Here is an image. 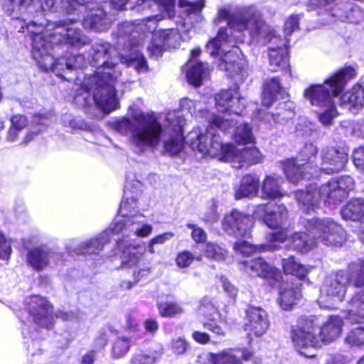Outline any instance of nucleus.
Here are the masks:
<instances>
[{
  "instance_id": "f257e3e1",
  "label": "nucleus",
  "mask_w": 364,
  "mask_h": 364,
  "mask_svg": "<svg viewBox=\"0 0 364 364\" xmlns=\"http://www.w3.org/2000/svg\"><path fill=\"white\" fill-rule=\"evenodd\" d=\"M90 63L97 67V70L85 78L83 85L77 90L75 102L79 105L87 106L94 101L107 113L119 105L116 97V87L122 75L118 67L119 60L138 72L147 70L146 61L139 50H134L127 56L121 55L119 58L117 50L105 42L93 45L90 50Z\"/></svg>"
},
{
  "instance_id": "f03ea898",
  "label": "nucleus",
  "mask_w": 364,
  "mask_h": 364,
  "mask_svg": "<svg viewBox=\"0 0 364 364\" xmlns=\"http://www.w3.org/2000/svg\"><path fill=\"white\" fill-rule=\"evenodd\" d=\"M140 191L137 189L132 191L129 184L125 186L124 197L121 202L118 216L109 230H107L95 238L82 242L77 246L67 247L69 252L75 255H98L104 246L109 241V232L122 233L124 237L134 235L139 237L149 236L153 230L151 225L144 223V215L139 213L138 209V198Z\"/></svg>"
},
{
  "instance_id": "7ed1b4c3",
  "label": "nucleus",
  "mask_w": 364,
  "mask_h": 364,
  "mask_svg": "<svg viewBox=\"0 0 364 364\" xmlns=\"http://www.w3.org/2000/svg\"><path fill=\"white\" fill-rule=\"evenodd\" d=\"M179 6L183 9L181 20L178 22V28H170L154 32L151 42L148 46L151 56L158 58L164 50L177 48L182 41L191 39V31L196 23L203 19L201 11L204 6L203 1L191 3L187 0H178Z\"/></svg>"
},
{
  "instance_id": "20e7f679",
  "label": "nucleus",
  "mask_w": 364,
  "mask_h": 364,
  "mask_svg": "<svg viewBox=\"0 0 364 364\" xmlns=\"http://www.w3.org/2000/svg\"><path fill=\"white\" fill-rule=\"evenodd\" d=\"M355 182L348 175L343 176L338 179H333L323 184L319 188L309 186L306 191H299L295 197L301 209L304 212L314 211L318 208L320 200L325 204L333 207L340 204L354 188Z\"/></svg>"
},
{
  "instance_id": "39448f33",
  "label": "nucleus",
  "mask_w": 364,
  "mask_h": 364,
  "mask_svg": "<svg viewBox=\"0 0 364 364\" xmlns=\"http://www.w3.org/2000/svg\"><path fill=\"white\" fill-rule=\"evenodd\" d=\"M156 6L161 14L148 17L134 22H124L118 28V35L121 38H128L129 44L138 46L143 41L146 33L155 31L157 21L165 17L172 18L175 15V0H137L135 9L140 11L146 7Z\"/></svg>"
},
{
  "instance_id": "423d86ee",
  "label": "nucleus",
  "mask_w": 364,
  "mask_h": 364,
  "mask_svg": "<svg viewBox=\"0 0 364 364\" xmlns=\"http://www.w3.org/2000/svg\"><path fill=\"white\" fill-rule=\"evenodd\" d=\"M133 122L126 117L114 120L110 127L124 135L131 134L134 142L139 146H155L161 134V126L152 115L144 114L139 110L132 112Z\"/></svg>"
},
{
  "instance_id": "0eeeda50",
  "label": "nucleus",
  "mask_w": 364,
  "mask_h": 364,
  "mask_svg": "<svg viewBox=\"0 0 364 364\" xmlns=\"http://www.w3.org/2000/svg\"><path fill=\"white\" fill-rule=\"evenodd\" d=\"M68 4V0H8L5 5L6 11L14 18L21 19L29 33H35L33 27L43 26L46 11H57Z\"/></svg>"
},
{
  "instance_id": "6e6552de",
  "label": "nucleus",
  "mask_w": 364,
  "mask_h": 364,
  "mask_svg": "<svg viewBox=\"0 0 364 364\" xmlns=\"http://www.w3.org/2000/svg\"><path fill=\"white\" fill-rule=\"evenodd\" d=\"M73 19L60 20L57 21H45L40 28L38 25L33 27L35 33H30L32 36L36 34L42 35L46 40V44L50 46L70 44L73 47L80 48L88 44L90 39L83 35L81 30L74 26Z\"/></svg>"
},
{
  "instance_id": "1a4fd4ad",
  "label": "nucleus",
  "mask_w": 364,
  "mask_h": 364,
  "mask_svg": "<svg viewBox=\"0 0 364 364\" xmlns=\"http://www.w3.org/2000/svg\"><path fill=\"white\" fill-rule=\"evenodd\" d=\"M206 50L212 56H219L218 66L220 70L228 72L236 81L242 80L246 72L237 62L239 48L232 45L226 28L218 30L217 36L208 42Z\"/></svg>"
},
{
  "instance_id": "9d476101",
  "label": "nucleus",
  "mask_w": 364,
  "mask_h": 364,
  "mask_svg": "<svg viewBox=\"0 0 364 364\" xmlns=\"http://www.w3.org/2000/svg\"><path fill=\"white\" fill-rule=\"evenodd\" d=\"M355 75V70L351 68L341 69L323 84L312 85L304 92L305 99L316 107H320L334 103V98L343 90L348 80Z\"/></svg>"
},
{
  "instance_id": "9b49d317",
  "label": "nucleus",
  "mask_w": 364,
  "mask_h": 364,
  "mask_svg": "<svg viewBox=\"0 0 364 364\" xmlns=\"http://www.w3.org/2000/svg\"><path fill=\"white\" fill-rule=\"evenodd\" d=\"M223 120L229 123L226 124V129L219 127L211 121H207L208 128L203 132L194 130L190 132L187 136V142L192 149L198 151L203 155H208L211 157L218 156L220 160L224 161L223 156L230 144H223L216 129L225 132L233 127L237 122L235 119L223 118Z\"/></svg>"
},
{
  "instance_id": "f8f14e48",
  "label": "nucleus",
  "mask_w": 364,
  "mask_h": 364,
  "mask_svg": "<svg viewBox=\"0 0 364 364\" xmlns=\"http://www.w3.org/2000/svg\"><path fill=\"white\" fill-rule=\"evenodd\" d=\"M223 20L230 28L239 32L247 31L252 37L259 35L264 26L260 12L252 6L239 8L232 13L228 8L221 7L213 23L218 26Z\"/></svg>"
},
{
  "instance_id": "ddd939ff",
  "label": "nucleus",
  "mask_w": 364,
  "mask_h": 364,
  "mask_svg": "<svg viewBox=\"0 0 364 364\" xmlns=\"http://www.w3.org/2000/svg\"><path fill=\"white\" fill-rule=\"evenodd\" d=\"M318 153L317 147L313 144H306L299 151L295 159H287L282 164V168L287 179L297 183L304 178L315 176L318 166H312V162Z\"/></svg>"
},
{
  "instance_id": "4468645a",
  "label": "nucleus",
  "mask_w": 364,
  "mask_h": 364,
  "mask_svg": "<svg viewBox=\"0 0 364 364\" xmlns=\"http://www.w3.org/2000/svg\"><path fill=\"white\" fill-rule=\"evenodd\" d=\"M304 222L312 237L326 246H341L346 241L345 230L331 218L306 219Z\"/></svg>"
},
{
  "instance_id": "2eb2a0df",
  "label": "nucleus",
  "mask_w": 364,
  "mask_h": 364,
  "mask_svg": "<svg viewBox=\"0 0 364 364\" xmlns=\"http://www.w3.org/2000/svg\"><path fill=\"white\" fill-rule=\"evenodd\" d=\"M349 269L348 282L356 287L364 286V261L350 264ZM345 319L352 323H361L364 319V289L356 293L350 301Z\"/></svg>"
},
{
  "instance_id": "dca6fc26",
  "label": "nucleus",
  "mask_w": 364,
  "mask_h": 364,
  "mask_svg": "<svg viewBox=\"0 0 364 364\" xmlns=\"http://www.w3.org/2000/svg\"><path fill=\"white\" fill-rule=\"evenodd\" d=\"M319 326L311 320L301 321L299 325L291 331V341L295 348L306 357L314 355L307 351L320 346Z\"/></svg>"
},
{
  "instance_id": "f3484780",
  "label": "nucleus",
  "mask_w": 364,
  "mask_h": 364,
  "mask_svg": "<svg viewBox=\"0 0 364 364\" xmlns=\"http://www.w3.org/2000/svg\"><path fill=\"white\" fill-rule=\"evenodd\" d=\"M33 48L32 55L33 58L37 61L38 66L45 71L52 70L56 75L63 77L65 80L67 79L62 73L63 70L58 64V58L55 59L50 53L52 46L50 44H46V40L42 35L36 34L32 37Z\"/></svg>"
},
{
  "instance_id": "a211bd4d",
  "label": "nucleus",
  "mask_w": 364,
  "mask_h": 364,
  "mask_svg": "<svg viewBox=\"0 0 364 364\" xmlns=\"http://www.w3.org/2000/svg\"><path fill=\"white\" fill-rule=\"evenodd\" d=\"M348 282V275L343 271L329 276L321 287L320 302L334 304L342 301L346 292Z\"/></svg>"
},
{
  "instance_id": "6ab92c4d",
  "label": "nucleus",
  "mask_w": 364,
  "mask_h": 364,
  "mask_svg": "<svg viewBox=\"0 0 364 364\" xmlns=\"http://www.w3.org/2000/svg\"><path fill=\"white\" fill-rule=\"evenodd\" d=\"M224 161L232 164L236 168L256 164L261 161L259 150L251 144L250 146L237 147L230 144L223 156Z\"/></svg>"
},
{
  "instance_id": "aec40b11",
  "label": "nucleus",
  "mask_w": 364,
  "mask_h": 364,
  "mask_svg": "<svg viewBox=\"0 0 364 364\" xmlns=\"http://www.w3.org/2000/svg\"><path fill=\"white\" fill-rule=\"evenodd\" d=\"M222 223L228 235L245 238L250 236L254 220L252 216L234 210L224 217Z\"/></svg>"
},
{
  "instance_id": "412c9836",
  "label": "nucleus",
  "mask_w": 364,
  "mask_h": 364,
  "mask_svg": "<svg viewBox=\"0 0 364 364\" xmlns=\"http://www.w3.org/2000/svg\"><path fill=\"white\" fill-rule=\"evenodd\" d=\"M267 38L269 47V67L272 72L287 71L289 63L286 42L277 37L274 31H269Z\"/></svg>"
},
{
  "instance_id": "4be33fe9",
  "label": "nucleus",
  "mask_w": 364,
  "mask_h": 364,
  "mask_svg": "<svg viewBox=\"0 0 364 364\" xmlns=\"http://www.w3.org/2000/svg\"><path fill=\"white\" fill-rule=\"evenodd\" d=\"M166 119L172 127L173 133L164 142V151L171 155L178 154L183 147V128L186 124L185 119L179 112H169Z\"/></svg>"
},
{
  "instance_id": "5701e85b",
  "label": "nucleus",
  "mask_w": 364,
  "mask_h": 364,
  "mask_svg": "<svg viewBox=\"0 0 364 364\" xmlns=\"http://www.w3.org/2000/svg\"><path fill=\"white\" fill-rule=\"evenodd\" d=\"M321 162L318 168L328 174L342 171L348 160V154L334 147L323 149L321 154Z\"/></svg>"
},
{
  "instance_id": "b1692460",
  "label": "nucleus",
  "mask_w": 364,
  "mask_h": 364,
  "mask_svg": "<svg viewBox=\"0 0 364 364\" xmlns=\"http://www.w3.org/2000/svg\"><path fill=\"white\" fill-rule=\"evenodd\" d=\"M269 326L267 313L260 307L249 306L246 310L245 330L247 334L259 337L266 333Z\"/></svg>"
},
{
  "instance_id": "393cba45",
  "label": "nucleus",
  "mask_w": 364,
  "mask_h": 364,
  "mask_svg": "<svg viewBox=\"0 0 364 364\" xmlns=\"http://www.w3.org/2000/svg\"><path fill=\"white\" fill-rule=\"evenodd\" d=\"M287 213L283 205L267 204L258 205L254 214L256 218H262L268 227L279 228L286 225Z\"/></svg>"
},
{
  "instance_id": "a878e982",
  "label": "nucleus",
  "mask_w": 364,
  "mask_h": 364,
  "mask_svg": "<svg viewBox=\"0 0 364 364\" xmlns=\"http://www.w3.org/2000/svg\"><path fill=\"white\" fill-rule=\"evenodd\" d=\"M215 107L219 112L239 114L245 107L237 90H222L215 95Z\"/></svg>"
},
{
  "instance_id": "bb28decb",
  "label": "nucleus",
  "mask_w": 364,
  "mask_h": 364,
  "mask_svg": "<svg viewBox=\"0 0 364 364\" xmlns=\"http://www.w3.org/2000/svg\"><path fill=\"white\" fill-rule=\"evenodd\" d=\"M89 7V11L83 19L85 28L101 32L107 30L113 22L112 16L107 14L104 8L97 6Z\"/></svg>"
},
{
  "instance_id": "cd10ccee",
  "label": "nucleus",
  "mask_w": 364,
  "mask_h": 364,
  "mask_svg": "<svg viewBox=\"0 0 364 364\" xmlns=\"http://www.w3.org/2000/svg\"><path fill=\"white\" fill-rule=\"evenodd\" d=\"M60 255L46 245L31 249L27 254L28 264L35 270L42 271L49 267Z\"/></svg>"
},
{
  "instance_id": "c85d7f7f",
  "label": "nucleus",
  "mask_w": 364,
  "mask_h": 364,
  "mask_svg": "<svg viewBox=\"0 0 364 364\" xmlns=\"http://www.w3.org/2000/svg\"><path fill=\"white\" fill-rule=\"evenodd\" d=\"M30 313L33 316V321L39 326L46 328L53 326V308L45 298L33 296Z\"/></svg>"
},
{
  "instance_id": "c756f323",
  "label": "nucleus",
  "mask_w": 364,
  "mask_h": 364,
  "mask_svg": "<svg viewBox=\"0 0 364 364\" xmlns=\"http://www.w3.org/2000/svg\"><path fill=\"white\" fill-rule=\"evenodd\" d=\"M180 105L183 110H187L196 118H204L205 121H211L223 129H226V124H229L228 122L223 120V117L216 116L205 109L203 104L200 102L193 101L189 98H183L181 100Z\"/></svg>"
},
{
  "instance_id": "7c9ffc66",
  "label": "nucleus",
  "mask_w": 364,
  "mask_h": 364,
  "mask_svg": "<svg viewBox=\"0 0 364 364\" xmlns=\"http://www.w3.org/2000/svg\"><path fill=\"white\" fill-rule=\"evenodd\" d=\"M300 283L287 282L283 284L279 289V303L284 310H289L296 305L302 297Z\"/></svg>"
},
{
  "instance_id": "2f4dec72",
  "label": "nucleus",
  "mask_w": 364,
  "mask_h": 364,
  "mask_svg": "<svg viewBox=\"0 0 364 364\" xmlns=\"http://www.w3.org/2000/svg\"><path fill=\"white\" fill-rule=\"evenodd\" d=\"M243 269L252 276L269 278L275 274V269L262 257L241 262Z\"/></svg>"
},
{
  "instance_id": "473e14b6",
  "label": "nucleus",
  "mask_w": 364,
  "mask_h": 364,
  "mask_svg": "<svg viewBox=\"0 0 364 364\" xmlns=\"http://www.w3.org/2000/svg\"><path fill=\"white\" fill-rule=\"evenodd\" d=\"M341 105L348 106L352 112H356L364 106V84L356 85L341 97Z\"/></svg>"
},
{
  "instance_id": "72a5a7b5",
  "label": "nucleus",
  "mask_w": 364,
  "mask_h": 364,
  "mask_svg": "<svg viewBox=\"0 0 364 364\" xmlns=\"http://www.w3.org/2000/svg\"><path fill=\"white\" fill-rule=\"evenodd\" d=\"M118 248L122 250L121 266L124 268L132 267L140 260L143 252L139 246L127 245L124 239L117 241Z\"/></svg>"
},
{
  "instance_id": "f704fd0d",
  "label": "nucleus",
  "mask_w": 364,
  "mask_h": 364,
  "mask_svg": "<svg viewBox=\"0 0 364 364\" xmlns=\"http://www.w3.org/2000/svg\"><path fill=\"white\" fill-rule=\"evenodd\" d=\"M283 179L277 174L267 175L264 178L261 187V197L275 199L282 197L284 193L281 188Z\"/></svg>"
},
{
  "instance_id": "c9c22d12",
  "label": "nucleus",
  "mask_w": 364,
  "mask_h": 364,
  "mask_svg": "<svg viewBox=\"0 0 364 364\" xmlns=\"http://www.w3.org/2000/svg\"><path fill=\"white\" fill-rule=\"evenodd\" d=\"M259 187V179L255 175L244 176L240 185L235 188V196L236 199L252 197L257 195Z\"/></svg>"
},
{
  "instance_id": "e433bc0d",
  "label": "nucleus",
  "mask_w": 364,
  "mask_h": 364,
  "mask_svg": "<svg viewBox=\"0 0 364 364\" xmlns=\"http://www.w3.org/2000/svg\"><path fill=\"white\" fill-rule=\"evenodd\" d=\"M209 68L208 64L200 62L197 63L194 60H189L186 67L187 81L197 87L200 85L202 80L208 75Z\"/></svg>"
},
{
  "instance_id": "4c0bfd02",
  "label": "nucleus",
  "mask_w": 364,
  "mask_h": 364,
  "mask_svg": "<svg viewBox=\"0 0 364 364\" xmlns=\"http://www.w3.org/2000/svg\"><path fill=\"white\" fill-rule=\"evenodd\" d=\"M343 321L339 316H331L321 327H319L320 342H331L336 339L341 333Z\"/></svg>"
},
{
  "instance_id": "58836bf2",
  "label": "nucleus",
  "mask_w": 364,
  "mask_h": 364,
  "mask_svg": "<svg viewBox=\"0 0 364 364\" xmlns=\"http://www.w3.org/2000/svg\"><path fill=\"white\" fill-rule=\"evenodd\" d=\"M342 218L353 221L364 220V199L353 198L341 209Z\"/></svg>"
},
{
  "instance_id": "ea45409f",
  "label": "nucleus",
  "mask_w": 364,
  "mask_h": 364,
  "mask_svg": "<svg viewBox=\"0 0 364 364\" xmlns=\"http://www.w3.org/2000/svg\"><path fill=\"white\" fill-rule=\"evenodd\" d=\"M284 92L279 80L276 77L272 78L265 82L262 93V104L266 107L271 106L279 96L284 97Z\"/></svg>"
},
{
  "instance_id": "a19ab883",
  "label": "nucleus",
  "mask_w": 364,
  "mask_h": 364,
  "mask_svg": "<svg viewBox=\"0 0 364 364\" xmlns=\"http://www.w3.org/2000/svg\"><path fill=\"white\" fill-rule=\"evenodd\" d=\"M333 16L341 21L358 23L364 18V14L359 7H353L350 4H346L343 8L335 9Z\"/></svg>"
},
{
  "instance_id": "79ce46f5",
  "label": "nucleus",
  "mask_w": 364,
  "mask_h": 364,
  "mask_svg": "<svg viewBox=\"0 0 364 364\" xmlns=\"http://www.w3.org/2000/svg\"><path fill=\"white\" fill-rule=\"evenodd\" d=\"M206 360L210 364H241L239 358L233 354L232 350L227 349L219 353H208Z\"/></svg>"
},
{
  "instance_id": "37998d69",
  "label": "nucleus",
  "mask_w": 364,
  "mask_h": 364,
  "mask_svg": "<svg viewBox=\"0 0 364 364\" xmlns=\"http://www.w3.org/2000/svg\"><path fill=\"white\" fill-rule=\"evenodd\" d=\"M315 240L309 232H296L291 237L294 249L301 252L310 250L314 246Z\"/></svg>"
},
{
  "instance_id": "c03bdc74",
  "label": "nucleus",
  "mask_w": 364,
  "mask_h": 364,
  "mask_svg": "<svg viewBox=\"0 0 364 364\" xmlns=\"http://www.w3.org/2000/svg\"><path fill=\"white\" fill-rule=\"evenodd\" d=\"M282 266L284 273L295 275L299 279L304 278L308 273L306 267L301 264L293 256L283 259Z\"/></svg>"
},
{
  "instance_id": "a18cd8bd",
  "label": "nucleus",
  "mask_w": 364,
  "mask_h": 364,
  "mask_svg": "<svg viewBox=\"0 0 364 364\" xmlns=\"http://www.w3.org/2000/svg\"><path fill=\"white\" fill-rule=\"evenodd\" d=\"M233 139L238 145H247L255 142L252 128L247 123L241 124L236 127Z\"/></svg>"
},
{
  "instance_id": "49530a36",
  "label": "nucleus",
  "mask_w": 364,
  "mask_h": 364,
  "mask_svg": "<svg viewBox=\"0 0 364 364\" xmlns=\"http://www.w3.org/2000/svg\"><path fill=\"white\" fill-rule=\"evenodd\" d=\"M294 114L291 104L282 103L276 113L267 114L266 119L271 118L275 123L284 124L291 119Z\"/></svg>"
},
{
  "instance_id": "de8ad7c7",
  "label": "nucleus",
  "mask_w": 364,
  "mask_h": 364,
  "mask_svg": "<svg viewBox=\"0 0 364 364\" xmlns=\"http://www.w3.org/2000/svg\"><path fill=\"white\" fill-rule=\"evenodd\" d=\"M320 108L321 111L318 113V121L324 126L332 124L334 119L339 114L335 102L320 107Z\"/></svg>"
},
{
  "instance_id": "09e8293b",
  "label": "nucleus",
  "mask_w": 364,
  "mask_h": 364,
  "mask_svg": "<svg viewBox=\"0 0 364 364\" xmlns=\"http://www.w3.org/2000/svg\"><path fill=\"white\" fill-rule=\"evenodd\" d=\"M161 354L154 352H139L132 355L129 364H154L160 358Z\"/></svg>"
},
{
  "instance_id": "8fccbe9b",
  "label": "nucleus",
  "mask_w": 364,
  "mask_h": 364,
  "mask_svg": "<svg viewBox=\"0 0 364 364\" xmlns=\"http://www.w3.org/2000/svg\"><path fill=\"white\" fill-rule=\"evenodd\" d=\"M159 314L163 317H173L183 312L182 307L176 302H159L157 304Z\"/></svg>"
},
{
  "instance_id": "3c124183",
  "label": "nucleus",
  "mask_w": 364,
  "mask_h": 364,
  "mask_svg": "<svg viewBox=\"0 0 364 364\" xmlns=\"http://www.w3.org/2000/svg\"><path fill=\"white\" fill-rule=\"evenodd\" d=\"M280 228V230L269 235V244L263 248V250H276L279 248V245L277 243H282L287 240L288 236L287 229L283 228Z\"/></svg>"
},
{
  "instance_id": "603ef678",
  "label": "nucleus",
  "mask_w": 364,
  "mask_h": 364,
  "mask_svg": "<svg viewBox=\"0 0 364 364\" xmlns=\"http://www.w3.org/2000/svg\"><path fill=\"white\" fill-rule=\"evenodd\" d=\"M226 250L215 243L208 242L204 249L205 256L217 261L225 259Z\"/></svg>"
},
{
  "instance_id": "864d4df0",
  "label": "nucleus",
  "mask_w": 364,
  "mask_h": 364,
  "mask_svg": "<svg viewBox=\"0 0 364 364\" xmlns=\"http://www.w3.org/2000/svg\"><path fill=\"white\" fill-rule=\"evenodd\" d=\"M130 342L127 338H119L114 343L112 347V356L115 358L123 357L129 350Z\"/></svg>"
},
{
  "instance_id": "5fc2aeb1",
  "label": "nucleus",
  "mask_w": 364,
  "mask_h": 364,
  "mask_svg": "<svg viewBox=\"0 0 364 364\" xmlns=\"http://www.w3.org/2000/svg\"><path fill=\"white\" fill-rule=\"evenodd\" d=\"M346 341L351 346L364 344V326H360L351 330L346 338Z\"/></svg>"
},
{
  "instance_id": "6e6d98bb",
  "label": "nucleus",
  "mask_w": 364,
  "mask_h": 364,
  "mask_svg": "<svg viewBox=\"0 0 364 364\" xmlns=\"http://www.w3.org/2000/svg\"><path fill=\"white\" fill-rule=\"evenodd\" d=\"M194 255L189 251H183L178 254L176 262L179 267L185 268L188 267L194 260ZM198 261L202 260V255H198L196 257Z\"/></svg>"
},
{
  "instance_id": "4d7b16f0",
  "label": "nucleus",
  "mask_w": 364,
  "mask_h": 364,
  "mask_svg": "<svg viewBox=\"0 0 364 364\" xmlns=\"http://www.w3.org/2000/svg\"><path fill=\"white\" fill-rule=\"evenodd\" d=\"M300 17L299 15L292 14L284 22V32L286 35V43L288 41L287 36H291L293 32L299 28Z\"/></svg>"
},
{
  "instance_id": "13d9d810",
  "label": "nucleus",
  "mask_w": 364,
  "mask_h": 364,
  "mask_svg": "<svg viewBox=\"0 0 364 364\" xmlns=\"http://www.w3.org/2000/svg\"><path fill=\"white\" fill-rule=\"evenodd\" d=\"M235 252L247 256L258 250V247L245 240H237L234 245Z\"/></svg>"
},
{
  "instance_id": "bf43d9fd",
  "label": "nucleus",
  "mask_w": 364,
  "mask_h": 364,
  "mask_svg": "<svg viewBox=\"0 0 364 364\" xmlns=\"http://www.w3.org/2000/svg\"><path fill=\"white\" fill-rule=\"evenodd\" d=\"M338 0H310L312 5L318 8H323L326 11H330L333 16L334 10L338 8H343V5L337 4Z\"/></svg>"
},
{
  "instance_id": "052dcab7",
  "label": "nucleus",
  "mask_w": 364,
  "mask_h": 364,
  "mask_svg": "<svg viewBox=\"0 0 364 364\" xmlns=\"http://www.w3.org/2000/svg\"><path fill=\"white\" fill-rule=\"evenodd\" d=\"M11 253V243L0 231V259H9Z\"/></svg>"
},
{
  "instance_id": "680f3d73",
  "label": "nucleus",
  "mask_w": 364,
  "mask_h": 364,
  "mask_svg": "<svg viewBox=\"0 0 364 364\" xmlns=\"http://www.w3.org/2000/svg\"><path fill=\"white\" fill-rule=\"evenodd\" d=\"M187 227L192 230L191 236L196 242H203L206 239V232L201 228L191 223L187 224Z\"/></svg>"
},
{
  "instance_id": "e2e57ef3",
  "label": "nucleus",
  "mask_w": 364,
  "mask_h": 364,
  "mask_svg": "<svg viewBox=\"0 0 364 364\" xmlns=\"http://www.w3.org/2000/svg\"><path fill=\"white\" fill-rule=\"evenodd\" d=\"M188 346L187 341L182 338L173 340L171 343L172 350L177 355L183 354L186 351Z\"/></svg>"
},
{
  "instance_id": "0e129e2a",
  "label": "nucleus",
  "mask_w": 364,
  "mask_h": 364,
  "mask_svg": "<svg viewBox=\"0 0 364 364\" xmlns=\"http://www.w3.org/2000/svg\"><path fill=\"white\" fill-rule=\"evenodd\" d=\"M353 161L356 168L364 171V147H359L353 151Z\"/></svg>"
},
{
  "instance_id": "69168bd1",
  "label": "nucleus",
  "mask_w": 364,
  "mask_h": 364,
  "mask_svg": "<svg viewBox=\"0 0 364 364\" xmlns=\"http://www.w3.org/2000/svg\"><path fill=\"white\" fill-rule=\"evenodd\" d=\"M63 123L65 127H69L74 129H81L84 127L82 121L73 118L71 115H65L63 119Z\"/></svg>"
},
{
  "instance_id": "338daca9",
  "label": "nucleus",
  "mask_w": 364,
  "mask_h": 364,
  "mask_svg": "<svg viewBox=\"0 0 364 364\" xmlns=\"http://www.w3.org/2000/svg\"><path fill=\"white\" fill-rule=\"evenodd\" d=\"M108 341V336L107 331L102 330L100 332L98 336L95 338L94 341V347L97 350H100L103 348L107 343Z\"/></svg>"
},
{
  "instance_id": "774afa93",
  "label": "nucleus",
  "mask_w": 364,
  "mask_h": 364,
  "mask_svg": "<svg viewBox=\"0 0 364 364\" xmlns=\"http://www.w3.org/2000/svg\"><path fill=\"white\" fill-rule=\"evenodd\" d=\"M203 220L208 223H214L218 220L219 216L217 213L216 206L213 204L210 208L204 214Z\"/></svg>"
}]
</instances>
